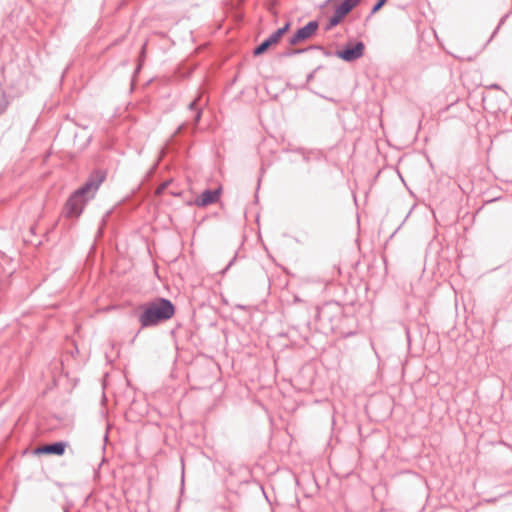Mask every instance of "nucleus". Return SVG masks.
Wrapping results in <instances>:
<instances>
[{
  "mask_svg": "<svg viewBox=\"0 0 512 512\" xmlns=\"http://www.w3.org/2000/svg\"><path fill=\"white\" fill-rule=\"evenodd\" d=\"M106 179V172L103 170L93 171L85 184L77 189L66 202V215L78 217L88 200L94 198L101 184Z\"/></svg>",
  "mask_w": 512,
  "mask_h": 512,
  "instance_id": "nucleus-1",
  "label": "nucleus"
},
{
  "mask_svg": "<svg viewBox=\"0 0 512 512\" xmlns=\"http://www.w3.org/2000/svg\"><path fill=\"white\" fill-rule=\"evenodd\" d=\"M138 309V321L141 328L156 326L171 319L175 313L173 303L169 299L161 297L140 305Z\"/></svg>",
  "mask_w": 512,
  "mask_h": 512,
  "instance_id": "nucleus-2",
  "label": "nucleus"
},
{
  "mask_svg": "<svg viewBox=\"0 0 512 512\" xmlns=\"http://www.w3.org/2000/svg\"><path fill=\"white\" fill-rule=\"evenodd\" d=\"M359 0H344L341 4H339L335 10L333 15L329 18L328 29L335 27L338 25L342 19L354 8L358 5Z\"/></svg>",
  "mask_w": 512,
  "mask_h": 512,
  "instance_id": "nucleus-3",
  "label": "nucleus"
},
{
  "mask_svg": "<svg viewBox=\"0 0 512 512\" xmlns=\"http://www.w3.org/2000/svg\"><path fill=\"white\" fill-rule=\"evenodd\" d=\"M364 48L362 42H357L355 45L336 51L335 55L346 62H353L363 56Z\"/></svg>",
  "mask_w": 512,
  "mask_h": 512,
  "instance_id": "nucleus-4",
  "label": "nucleus"
},
{
  "mask_svg": "<svg viewBox=\"0 0 512 512\" xmlns=\"http://www.w3.org/2000/svg\"><path fill=\"white\" fill-rule=\"evenodd\" d=\"M318 29V23L316 21H310L304 27L297 30V32L291 37L290 44L296 45L301 41L310 38Z\"/></svg>",
  "mask_w": 512,
  "mask_h": 512,
  "instance_id": "nucleus-5",
  "label": "nucleus"
},
{
  "mask_svg": "<svg viewBox=\"0 0 512 512\" xmlns=\"http://www.w3.org/2000/svg\"><path fill=\"white\" fill-rule=\"evenodd\" d=\"M288 28L289 23L285 24L282 28L277 29L254 50V55H260L264 53L270 46L276 44L283 36V34L288 30Z\"/></svg>",
  "mask_w": 512,
  "mask_h": 512,
  "instance_id": "nucleus-6",
  "label": "nucleus"
},
{
  "mask_svg": "<svg viewBox=\"0 0 512 512\" xmlns=\"http://www.w3.org/2000/svg\"><path fill=\"white\" fill-rule=\"evenodd\" d=\"M221 188H217L215 190H204L199 196L195 199V204L198 207H206L208 205L216 203L220 198Z\"/></svg>",
  "mask_w": 512,
  "mask_h": 512,
  "instance_id": "nucleus-7",
  "label": "nucleus"
},
{
  "mask_svg": "<svg viewBox=\"0 0 512 512\" xmlns=\"http://www.w3.org/2000/svg\"><path fill=\"white\" fill-rule=\"evenodd\" d=\"M207 103V99L203 98V95H199L195 98L188 106V110L191 113V123L197 124L201 116L202 107Z\"/></svg>",
  "mask_w": 512,
  "mask_h": 512,
  "instance_id": "nucleus-8",
  "label": "nucleus"
},
{
  "mask_svg": "<svg viewBox=\"0 0 512 512\" xmlns=\"http://www.w3.org/2000/svg\"><path fill=\"white\" fill-rule=\"evenodd\" d=\"M65 448H66V443L55 442V443L40 446L36 449L35 452L38 454H54V455L61 456L64 454Z\"/></svg>",
  "mask_w": 512,
  "mask_h": 512,
  "instance_id": "nucleus-9",
  "label": "nucleus"
},
{
  "mask_svg": "<svg viewBox=\"0 0 512 512\" xmlns=\"http://www.w3.org/2000/svg\"><path fill=\"white\" fill-rule=\"evenodd\" d=\"M8 106V100L6 94L2 88H0V114H2Z\"/></svg>",
  "mask_w": 512,
  "mask_h": 512,
  "instance_id": "nucleus-10",
  "label": "nucleus"
},
{
  "mask_svg": "<svg viewBox=\"0 0 512 512\" xmlns=\"http://www.w3.org/2000/svg\"><path fill=\"white\" fill-rule=\"evenodd\" d=\"M387 0H378V2L372 8L371 13L374 14L386 3Z\"/></svg>",
  "mask_w": 512,
  "mask_h": 512,
  "instance_id": "nucleus-11",
  "label": "nucleus"
},
{
  "mask_svg": "<svg viewBox=\"0 0 512 512\" xmlns=\"http://www.w3.org/2000/svg\"><path fill=\"white\" fill-rule=\"evenodd\" d=\"M167 185H168V182H164L163 184H161V185L157 188L156 192H157L158 194L162 193V192L166 189Z\"/></svg>",
  "mask_w": 512,
  "mask_h": 512,
  "instance_id": "nucleus-12",
  "label": "nucleus"
},
{
  "mask_svg": "<svg viewBox=\"0 0 512 512\" xmlns=\"http://www.w3.org/2000/svg\"><path fill=\"white\" fill-rule=\"evenodd\" d=\"M177 128L182 129V128H184V125H180Z\"/></svg>",
  "mask_w": 512,
  "mask_h": 512,
  "instance_id": "nucleus-13",
  "label": "nucleus"
}]
</instances>
